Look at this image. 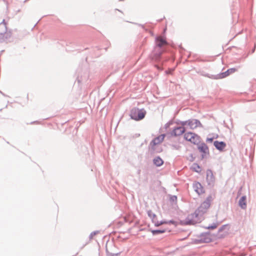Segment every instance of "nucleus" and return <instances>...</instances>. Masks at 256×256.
Masks as SVG:
<instances>
[{"mask_svg": "<svg viewBox=\"0 0 256 256\" xmlns=\"http://www.w3.org/2000/svg\"><path fill=\"white\" fill-rule=\"evenodd\" d=\"M212 200L213 196L212 195L208 196L194 212L188 216L186 220V224H194L200 222L203 215L208 212Z\"/></svg>", "mask_w": 256, "mask_h": 256, "instance_id": "nucleus-1", "label": "nucleus"}, {"mask_svg": "<svg viewBox=\"0 0 256 256\" xmlns=\"http://www.w3.org/2000/svg\"><path fill=\"white\" fill-rule=\"evenodd\" d=\"M146 114V111L144 109H139L134 108L132 109L130 112V116L132 119L136 121L142 120Z\"/></svg>", "mask_w": 256, "mask_h": 256, "instance_id": "nucleus-2", "label": "nucleus"}, {"mask_svg": "<svg viewBox=\"0 0 256 256\" xmlns=\"http://www.w3.org/2000/svg\"><path fill=\"white\" fill-rule=\"evenodd\" d=\"M184 138L194 144H199L200 140V137L198 134L192 132H186L184 134Z\"/></svg>", "mask_w": 256, "mask_h": 256, "instance_id": "nucleus-3", "label": "nucleus"}, {"mask_svg": "<svg viewBox=\"0 0 256 256\" xmlns=\"http://www.w3.org/2000/svg\"><path fill=\"white\" fill-rule=\"evenodd\" d=\"M182 125H188L190 129H195L198 127L202 126V124L200 122L196 120H192L186 121L182 122Z\"/></svg>", "mask_w": 256, "mask_h": 256, "instance_id": "nucleus-4", "label": "nucleus"}, {"mask_svg": "<svg viewBox=\"0 0 256 256\" xmlns=\"http://www.w3.org/2000/svg\"><path fill=\"white\" fill-rule=\"evenodd\" d=\"M164 137L165 134H163L159 136L153 140L150 143V146H151L152 148L154 150V146L160 144L164 140Z\"/></svg>", "mask_w": 256, "mask_h": 256, "instance_id": "nucleus-5", "label": "nucleus"}, {"mask_svg": "<svg viewBox=\"0 0 256 256\" xmlns=\"http://www.w3.org/2000/svg\"><path fill=\"white\" fill-rule=\"evenodd\" d=\"M236 71V70L234 68H230L224 72H222L217 75L214 78L216 79L223 78L226 76H229L230 74L234 73Z\"/></svg>", "mask_w": 256, "mask_h": 256, "instance_id": "nucleus-6", "label": "nucleus"}, {"mask_svg": "<svg viewBox=\"0 0 256 256\" xmlns=\"http://www.w3.org/2000/svg\"><path fill=\"white\" fill-rule=\"evenodd\" d=\"M168 44L166 38L162 36H158L156 39V46L158 47H162Z\"/></svg>", "mask_w": 256, "mask_h": 256, "instance_id": "nucleus-7", "label": "nucleus"}, {"mask_svg": "<svg viewBox=\"0 0 256 256\" xmlns=\"http://www.w3.org/2000/svg\"><path fill=\"white\" fill-rule=\"evenodd\" d=\"M185 132V128L182 126L176 128L172 132V134L174 136H180Z\"/></svg>", "mask_w": 256, "mask_h": 256, "instance_id": "nucleus-8", "label": "nucleus"}, {"mask_svg": "<svg viewBox=\"0 0 256 256\" xmlns=\"http://www.w3.org/2000/svg\"><path fill=\"white\" fill-rule=\"evenodd\" d=\"M215 147L218 150H222L226 146V144L223 142L215 141L214 143Z\"/></svg>", "mask_w": 256, "mask_h": 256, "instance_id": "nucleus-9", "label": "nucleus"}, {"mask_svg": "<svg viewBox=\"0 0 256 256\" xmlns=\"http://www.w3.org/2000/svg\"><path fill=\"white\" fill-rule=\"evenodd\" d=\"M206 180L209 184L214 181V176L212 171L210 170L206 171Z\"/></svg>", "mask_w": 256, "mask_h": 256, "instance_id": "nucleus-10", "label": "nucleus"}, {"mask_svg": "<svg viewBox=\"0 0 256 256\" xmlns=\"http://www.w3.org/2000/svg\"><path fill=\"white\" fill-rule=\"evenodd\" d=\"M239 205L242 208H246V197L243 196L239 200Z\"/></svg>", "mask_w": 256, "mask_h": 256, "instance_id": "nucleus-11", "label": "nucleus"}, {"mask_svg": "<svg viewBox=\"0 0 256 256\" xmlns=\"http://www.w3.org/2000/svg\"><path fill=\"white\" fill-rule=\"evenodd\" d=\"M154 162L156 166H159L163 164L164 162L160 157H157L154 160Z\"/></svg>", "mask_w": 256, "mask_h": 256, "instance_id": "nucleus-12", "label": "nucleus"}, {"mask_svg": "<svg viewBox=\"0 0 256 256\" xmlns=\"http://www.w3.org/2000/svg\"><path fill=\"white\" fill-rule=\"evenodd\" d=\"M198 150L202 152H206L208 150V147L206 146V145L204 144H200L198 148Z\"/></svg>", "mask_w": 256, "mask_h": 256, "instance_id": "nucleus-13", "label": "nucleus"}, {"mask_svg": "<svg viewBox=\"0 0 256 256\" xmlns=\"http://www.w3.org/2000/svg\"><path fill=\"white\" fill-rule=\"evenodd\" d=\"M195 188H196V191L197 192L198 194H200L203 192V189L200 183H196L195 184Z\"/></svg>", "mask_w": 256, "mask_h": 256, "instance_id": "nucleus-14", "label": "nucleus"}, {"mask_svg": "<svg viewBox=\"0 0 256 256\" xmlns=\"http://www.w3.org/2000/svg\"><path fill=\"white\" fill-rule=\"evenodd\" d=\"M8 38V34H2L0 32V43L5 42Z\"/></svg>", "mask_w": 256, "mask_h": 256, "instance_id": "nucleus-15", "label": "nucleus"}, {"mask_svg": "<svg viewBox=\"0 0 256 256\" xmlns=\"http://www.w3.org/2000/svg\"><path fill=\"white\" fill-rule=\"evenodd\" d=\"M152 222L154 224V225L156 226H159L161 224H165L166 223V222H159L158 220V218H157V217L156 216V218H152Z\"/></svg>", "mask_w": 256, "mask_h": 256, "instance_id": "nucleus-16", "label": "nucleus"}, {"mask_svg": "<svg viewBox=\"0 0 256 256\" xmlns=\"http://www.w3.org/2000/svg\"><path fill=\"white\" fill-rule=\"evenodd\" d=\"M192 168L194 170L195 172H200V166L196 164H194L192 167Z\"/></svg>", "mask_w": 256, "mask_h": 256, "instance_id": "nucleus-17", "label": "nucleus"}, {"mask_svg": "<svg viewBox=\"0 0 256 256\" xmlns=\"http://www.w3.org/2000/svg\"><path fill=\"white\" fill-rule=\"evenodd\" d=\"M151 232L153 234H156L164 233L166 232V230H152Z\"/></svg>", "mask_w": 256, "mask_h": 256, "instance_id": "nucleus-18", "label": "nucleus"}, {"mask_svg": "<svg viewBox=\"0 0 256 256\" xmlns=\"http://www.w3.org/2000/svg\"><path fill=\"white\" fill-rule=\"evenodd\" d=\"M148 216L151 218L152 220V218H154L156 216L154 214H152L150 212H148Z\"/></svg>", "mask_w": 256, "mask_h": 256, "instance_id": "nucleus-19", "label": "nucleus"}, {"mask_svg": "<svg viewBox=\"0 0 256 256\" xmlns=\"http://www.w3.org/2000/svg\"><path fill=\"white\" fill-rule=\"evenodd\" d=\"M148 216L151 218L152 220V218H154L156 216L154 214H152L150 212H148Z\"/></svg>", "mask_w": 256, "mask_h": 256, "instance_id": "nucleus-20", "label": "nucleus"}, {"mask_svg": "<svg viewBox=\"0 0 256 256\" xmlns=\"http://www.w3.org/2000/svg\"><path fill=\"white\" fill-rule=\"evenodd\" d=\"M214 138H208L206 142H212Z\"/></svg>", "mask_w": 256, "mask_h": 256, "instance_id": "nucleus-21", "label": "nucleus"}, {"mask_svg": "<svg viewBox=\"0 0 256 256\" xmlns=\"http://www.w3.org/2000/svg\"><path fill=\"white\" fill-rule=\"evenodd\" d=\"M216 228V226H212V228Z\"/></svg>", "mask_w": 256, "mask_h": 256, "instance_id": "nucleus-22", "label": "nucleus"}, {"mask_svg": "<svg viewBox=\"0 0 256 256\" xmlns=\"http://www.w3.org/2000/svg\"><path fill=\"white\" fill-rule=\"evenodd\" d=\"M2 25H4L5 26V24H0V26Z\"/></svg>", "mask_w": 256, "mask_h": 256, "instance_id": "nucleus-23", "label": "nucleus"}, {"mask_svg": "<svg viewBox=\"0 0 256 256\" xmlns=\"http://www.w3.org/2000/svg\"><path fill=\"white\" fill-rule=\"evenodd\" d=\"M210 241V240H206V242H209Z\"/></svg>", "mask_w": 256, "mask_h": 256, "instance_id": "nucleus-24", "label": "nucleus"}]
</instances>
